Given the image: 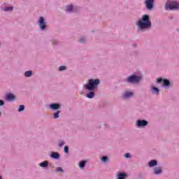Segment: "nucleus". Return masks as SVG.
<instances>
[{
    "mask_svg": "<svg viewBox=\"0 0 179 179\" xmlns=\"http://www.w3.org/2000/svg\"><path fill=\"white\" fill-rule=\"evenodd\" d=\"M137 25L141 30L150 27L152 26V23L149 20V15H143L142 20L138 22Z\"/></svg>",
    "mask_w": 179,
    "mask_h": 179,
    "instance_id": "obj_1",
    "label": "nucleus"
},
{
    "mask_svg": "<svg viewBox=\"0 0 179 179\" xmlns=\"http://www.w3.org/2000/svg\"><path fill=\"white\" fill-rule=\"evenodd\" d=\"M99 84H100V80L90 79L89 80L88 85H85V89H87V90H90V92H91V90H94V89H96V87H97V86H99Z\"/></svg>",
    "mask_w": 179,
    "mask_h": 179,
    "instance_id": "obj_2",
    "label": "nucleus"
},
{
    "mask_svg": "<svg viewBox=\"0 0 179 179\" xmlns=\"http://www.w3.org/2000/svg\"><path fill=\"white\" fill-rule=\"evenodd\" d=\"M165 9L168 10L169 9L170 10H173V9H179V3L177 1H173L171 3H166L165 5Z\"/></svg>",
    "mask_w": 179,
    "mask_h": 179,
    "instance_id": "obj_3",
    "label": "nucleus"
},
{
    "mask_svg": "<svg viewBox=\"0 0 179 179\" xmlns=\"http://www.w3.org/2000/svg\"><path fill=\"white\" fill-rule=\"evenodd\" d=\"M141 78L136 76H131L127 78V82L130 83H138L141 80Z\"/></svg>",
    "mask_w": 179,
    "mask_h": 179,
    "instance_id": "obj_4",
    "label": "nucleus"
},
{
    "mask_svg": "<svg viewBox=\"0 0 179 179\" xmlns=\"http://www.w3.org/2000/svg\"><path fill=\"white\" fill-rule=\"evenodd\" d=\"M145 3L147 9L150 10V9L153 8V5L155 3V0H145Z\"/></svg>",
    "mask_w": 179,
    "mask_h": 179,
    "instance_id": "obj_5",
    "label": "nucleus"
},
{
    "mask_svg": "<svg viewBox=\"0 0 179 179\" xmlns=\"http://www.w3.org/2000/svg\"><path fill=\"white\" fill-rule=\"evenodd\" d=\"M39 26L41 30H44L45 29V22H44V17H40L39 18Z\"/></svg>",
    "mask_w": 179,
    "mask_h": 179,
    "instance_id": "obj_6",
    "label": "nucleus"
},
{
    "mask_svg": "<svg viewBox=\"0 0 179 179\" xmlns=\"http://www.w3.org/2000/svg\"><path fill=\"white\" fill-rule=\"evenodd\" d=\"M148 125V121L146 120H138L137 121V127H146Z\"/></svg>",
    "mask_w": 179,
    "mask_h": 179,
    "instance_id": "obj_7",
    "label": "nucleus"
},
{
    "mask_svg": "<svg viewBox=\"0 0 179 179\" xmlns=\"http://www.w3.org/2000/svg\"><path fill=\"white\" fill-rule=\"evenodd\" d=\"M134 96V92H126L122 96L123 99H128Z\"/></svg>",
    "mask_w": 179,
    "mask_h": 179,
    "instance_id": "obj_8",
    "label": "nucleus"
},
{
    "mask_svg": "<svg viewBox=\"0 0 179 179\" xmlns=\"http://www.w3.org/2000/svg\"><path fill=\"white\" fill-rule=\"evenodd\" d=\"M6 99V100H15V95H13V94H7Z\"/></svg>",
    "mask_w": 179,
    "mask_h": 179,
    "instance_id": "obj_9",
    "label": "nucleus"
},
{
    "mask_svg": "<svg viewBox=\"0 0 179 179\" xmlns=\"http://www.w3.org/2000/svg\"><path fill=\"white\" fill-rule=\"evenodd\" d=\"M52 110H58L59 108V105L58 103H52L50 105Z\"/></svg>",
    "mask_w": 179,
    "mask_h": 179,
    "instance_id": "obj_10",
    "label": "nucleus"
},
{
    "mask_svg": "<svg viewBox=\"0 0 179 179\" xmlns=\"http://www.w3.org/2000/svg\"><path fill=\"white\" fill-rule=\"evenodd\" d=\"M157 164V161L156 160H151L148 166L149 167H153L155 166H156Z\"/></svg>",
    "mask_w": 179,
    "mask_h": 179,
    "instance_id": "obj_11",
    "label": "nucleus"
},
{
    "mask_svg": "<svg viewBox=\"0 0 179 179\" xmlns=\"http://www.w3.org/2000/svg\"><path fill=\"white\" fill-rule=\"evenodd\" d=\"M154 174H162V168L157 167L154 169Z\"/></svg>",
    "mask_w": 179,
    "mask_h": 179,
    "instance_id": "obj_12",
    "label": "nucleus"
},
{
    "mask_svg": "<svg viewBox=\"0 0 179 179\" xmlns=\"http://www.w3.org/2000/svg\"><path fill=\"white\" fill-rule=\"evenodd\" d=\"M41 167H48V162L45 161L39 164Z\"/></svg>",
    "mask_w": 179,
    "mask_h": 179,
    "instance_id": "obj_13",
    "label": "nucleus"
},
{
    "mask_svg": "<svg viewBox=\"0 0 179 179\" xmlns=\"http://www.w3.org/2000/svg\"><path fill=\"white\" fill-rule=\"evenodd\" d=\"M51 157H52V159H58L59 157V154H58V152H52Z\"/></svg>",
    "mask_w": 179,
    "mask_h": 179,
    "instance_id": "obj_14",
    "label": "nucleus"
},
{
    "mask_svg": "<svg viewBox=\"0 0 179 179\" xmlns=\"http://www.w3.org/2000/svg\"><path fill=\"white\" fill-rule=\"evenodd\" d=\"M87 97L88 99H93V97H94V92H90L87 94Z\"/></svg>",
    "mask_w": 179,
    "mask_h": 179,
    "instance_id": "obj_15",
    "label": "nucleus"
},
{
    "mask_svg": "<svg viewBox=\"0 0 179 179\" xmlns=\"http://www.w3.org/2000/svg\"><path fill=\"white\" fill-rule=\"evenodd\" d=\"M32 75L31 71H27L24 73V76L26 78H30V76Z\"/></svg>",
    "mask_w": 179,
    "mask_h": 179,
    "instance_id": "obj_16",
    "label": "nucleus"
},
{
    "mask_svg": "<svg viewBox=\"0 0 179 179\" xmlns=\"http://www.w3.org/2000/svg\"><path fill=\"white\" fill-rule=\"evenodd\" d=\"M86 166V161H81L79 164V167L83 169Z\"/></svg>",
    "mask_w": 179,
    "mask_h": 179,
    "instance_id": "obj_17",
    "label": "nucleus"
},
{
    "mask_svg": "<svg viewBox=\"0 0 179 179\" xmlns=\"http://www.w3.org/2000/svg\"><path fill=\"white\" fill-rule=\"evenodd\" d=\"M73 6L72 5L68 6L66 9V12H72Z\"/></svg>",
    "mask_w": 179,
    "mask_h": 179,
    "instance_id": "obj_18",
    "label": "nucleus"
},
{
    "mask_svg": "<svg viewBox=\"0 0 179 179\" xmlns=\"http://www.w3.org/2000/svg\"><path fill=\"white\" fill-rule=\"evenodd\" d=\"M164 86H170V81L169 80H164Z\"/></svg>",
    "mask_w": 179,
    "mask_h": 179,
    "instance_id": "obj_19",
    "label": "nucleus"
},
{
    "mask_svg": "<svg viewBox=\"0 0 179 179\" xmlns=\"http://www.w3.org/2000/svg\"><path fill=\"white\" fill-rule=\"evenodd\" d=\"M54 118L55 120H56V118H59V110H58L54 114Z\"/></svg>",
    "mask_w": 179,
    "mask_h": 179,
    "instance_id": "obj_20",
    "label": "nucleus"
},
{
    "mask_svg": "<svg viewBox=\"0 0 179 179\" xmlns=\"http://www.w3.org/2000/svg\"><path fill=\"white\" fill-rule=\"evenodd\" d=\"M153 93H159V88L153 87H152Z\"/></svg>",
    "mask_w": 179,
    "mask_h": 179,
    "instance_id": "obj_21",
    "label": "nucleus"
},
{
    "mask_svg": "<svg viewBox=\"0 0 179 179\" xmlns=\"http://www.w3.org/2000/svg\"><path fill=\"white\" fill-rule=\"evenodd\" d=\"M13 9V7H6L4 8V10H6V12H8L9 10H12Z\"/></svg>",
    "mask_w": 179,
    "mask_h": 179,
    "instance_id": "obj_22",
    "label": "nucleus"
},
{
    "mask_svg": "<svg viewBox=\"0 0 179 179\" xmlns=\"http://www.w3.org/2000/svg\"><path fill=\"white\" fill-rule=\"evenodd\" d=\"M66 69V66H61L59 68V71H65Z\"/></svg>",
    "mask_w": 179,
    "mask_h": 179,
    "instance_id": "obj_23",
    "label": "nucleus"
},
{
    "mask_svg": "<svg viewBox=\"0 0 179 179\" xmlns=\"http://www.w3.org/2000/svg\"><path fill=\"white\" fill-rule=\"evenodd\" d=\"M23 110H24V106L23 105H20L18 111H23Z\"/></svg>",
    "mask_w": 179,
    "mask_h": 179,
    "instance_id": "obj_24",
    "label": "nucleus"
},
{
    "mask_svg": "<svg viewBox=\"0 0 179 179\" xmlns=\"http://www.w3.org/2000/svg\"><path fill=\"white\" fill-rule=\"evenodd\" d=\"M57 171L59 173H62V171H64V169H62V168H61V167H57Z\"/></svg>",
    "mask_w": 179,
    "mask_h": 179,
    "instance_id": "obj_25",
    "label": "nucleus"
},
{
    "mask_svg": "<svg viewBox=\"0 0 179 179\" xmlns=\"http://www.w3.org/2000/svg\"><path fill=\"white\" fill-rule=\"evenodd\" d=\"M64 152L66 153H69V148L66 145L64 147Z\"/></svg>",
    "mask_w": 179,
    "mask_h": 179,
    "instance_id": "obj_26",
    "label": "nucleus"
},
{
    "mask_svg": "<svg viewBox=\"0 0 179 179\" xmlns=\"http://www.w3.org/2000/svg\"><path fill=\"white\" fill-rule=\"evenodd\" d=\"M102 162L106 163L107 162V157L104 156L101 158Z\"/></svg>",
    "mask_w": 179,
    "mask_h": 179,
    "instance_id": "obj_27",
    "label": "nucleus"
},
{
    "mask_svg": "<svg viewBox=\"0 0 179 179\" xmlns=\"http://www.w3.org/2000/svg\"><path fill=\"white\" fill-rule=\"evenodd\" d=\"M64 145H65V143L62 141L59 143V148H62V146H64Z\"/></svg>",
    "mask_w": 179,
    "mask_h": 179,
    "instance_id": "obj_28",
    "label": "nucleus"
},
{
    "mask_svg": "<svg viewBox=\"0 0 179 179\" xmlns=\"http://www.w3.org/2000/svg\"><path fill=\"white\" fill-rule=\"evenodd\" d=\"M157 83H162V82H163V79L162 78H157Z\"/></svg>",
    "mask_w": 179,
    "mask_h": 179,
    "instance_id": "obj_29",
    "label": "nucleus"
},
{
    "mask_svg": "<svg viewBox=\"0 0 179 179\" xmlns=\"http://www.w3.org/2000/svg\"><path fill=\"white\" fill-rule=\"evenodd\" d=\"M125 157H126V159H129V157H131V155L129 153H126Z\"/></svg>",
    "mask_w": 179,
    "mask_h": 179,
    "instance_id": "obj_30",
    "label": "nucleus"
},
{
    "mask_svg": "<svg viewBox=\"0 0 179 179\" xmlns=\"http://www.w3.org/2000/svg\"><path fill=\"white\" fill-rule=\"evenodd\" d=\"M85 40H86L85 38H81L80 39V43H85Z\"/></svg>",
    "mask_w": 179,
    "mask_h": 179,
    "instance_id": "obj_31",
    "label": "nucleus"
},
{
    "mask_svg": "<svg viewBox=\"0 0 179 179\" xmlns=\"http://www.w3.org/2000/svg\"><path fill=\"white\" fill-rule=\"evenodd\" d=\"M5 104V102L3 100H0V106H3Z\"/></svg>",
    "mask_w": 179,
    "mask_h": 179,
    "instance_id": "obj_32",
    "label": "nucleus"
},
{
    "mask_svg": "<svg viewBox=\"0 0 179 179\" xmlns=\"http://www.w3.org/2000/svg\"><path fill=\"white\" fill-rule=\"evenodd\" d=\"M0 179H2V176H0Z\"/></svg>",
    "mask_w": 179,
    "mask_h": 179,
    "instance_id": "obj_33",
    "label": "nucleus"
},
{
    "mask_svg": "<svg viewBox=\"0 0 179 179\" xmlns=\"http://www.w3.org/2000/svg\"><path fill=\"white\" fill-rule=\"evenodd\" d=\"M0 115H1V112H0Z\"/></svg>",
    "mask_w": 179,
    "mask_h": 179,
    "instance_id": "obj_34",
    "label": "nucleus"
}]
</instances>
